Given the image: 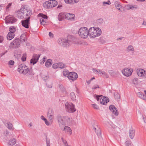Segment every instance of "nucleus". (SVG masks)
Returning <instances> with one entry per match:
<instances>
[{"label": "nucleus", "mask_w": 146, "mask_h": 146, "mask_svg": "<svg viewBox=\"0 0 146 146\" xmlns=\"http://www.w3.org/2000/svg\"><path fill=\"white\" fill-rule=\"evenodd\" d=\"M16 13L18 18L25 19L21 21L22 25L26 28H29L30 16L32 14L31 9L25 5H23L20 9L16 11Z\"/></svg>", "instance_id": "1"}, {"label": "nucleus", "mask_w": 146, "mask_h": 146, "mask_svg": "<svg viewBox=\"0 0 146 146\" xmlns=\"http://www.w3.org/2000/svg\"><path fill=\"white\" fill-rule=\"evenodd\" d=\"M57 118L59 127L61 129H63V127L65 126L66 122H70V118L68 116L58 115L57 116Z\"/></svg>", "instance_id": "2"}, {"label": "nucleus", "mask_w": 146, "mask_h": 146, "mask_svg": "<svg viewBox=\"0 0 146 146\" xmlns=\"http://www.w3.org/2000/svg\"><path fill=\"white\" fill-rule=\"evenodd\" d=\"M89 32L90 36L92 38L99 36L102 34V31L100 29L94 27L90 28Z\"/></svg>", "instance_id": "3"}, {"label": "nucleus", "mask_w": 146, "mask_h": 146, "mask_svg": "<svg viewBox=\"0 0 146 146\" xmlns=\"http://www.w3.org/2000/svg\"><path fill=\"white\" fill-rule=\"evenodd\" d=\"M89 30L85 27L80 28L78 31V34L79 36L84 39L87 38L88 36H89Z\"/></svg>", "instance_id": "4"}, {"label": "nucleus", "mask_w": 146, "mask_h": 146, "mask_svg": "<svg viewBox=\"0 0 146 146\" xmlns=\"http://www.w3.org/2000/svg\"><path fill=\"white\" fill-rule=\"evenodd\" d=\"M18 71L20 73L26 74L29 72V68L25 64H23L19 66Z\"/></svg>", "instance_id": "5"}, {"label": "nucleus", "mask_w": 146, "mask_h": 146, "mask_svg": "<svg viewBox=\"0 0 146 146\" xmlns=\"http://www.w3.org/2000/svg\"><path fill=\"white\" fill-rule=\"evenodd\" d=\"M65 42L66 46H69L74 43L77 42V38L70 35H68L67 37Z\"/></svg>", "instance_id": "6"}, {"label": "nucleus", "mask_w": 146, "mask_h": 146, "mask_svg": "<svg viewBox=\"0 0 146 146\" xmlns=\"http://www.w3.org/2000/svg\"><path fill=\"white\" fill-rule=\"evenodd\" d=\"M65 105L66 110L68 112L73 113L76 111L74 106L71 103L70 104H69L68 102H66Z\"/></svg>", "instance_id": "7"}, {"label": "nucleus", "mask_w": 146, "mask_h": 146, "mask_svg": "<svg viewBox=\"0 0 146 146\" xmlns=\"http://www.w3.org/2000/svg\"><path fill=\"white\" fill-rule=\"evenodd\" d=\"M121 71L123 74L128 77L130 76L132 74L133 70L132 69L125 68L122 70Z\"/></svg>", "instance_id": "8"}, {"label": "nucleus", "mask_w": 146, "mask_h": 146, "mask_svg": "<svg viewBox=\"0 0 146 146\" xmlns=\"http://www.w3.org/2000/svg\"><path fill=\"white\" fill-rule=\"evenodd\" d=\"M78 77L77 74L74 72H70L68 74V78L72 81L76 80Z\"/></svg>", "instance_id": "9"}, {"label": "nucleus", "mask_w": 146, "mask_h": 146, "mask_svg": "<svg viewBox=\"0 0 146 146\" xmlns=\"http://www.w3.org/2000/svg\"><path fill=\"white\" fill-rule=\"evenodd\" d=\"M21 41L19 38H15L14 41L11 43V46L13 47L17 48L20 46Z\"/></svg>", "instance_id": "10"}, {"label": "nucleus", "mask_w": 146, "mask_h": 146, "mask_svg": "<svg viewBox=\"0 0 146 146\" xmlns=\"http://www.w3.org/2000/svg\"><path fill=\"white\" fill-rule=\"evenodd\" d=\"M40 56V55L39 54H34L32 59L31 60V63L33 65L36 63L39 59Z\"/></svg>", "instance_id": "11"}, {"label": "nucleus", "mask_w": 146, "mask_h": 146, "mask_svg": "<svg viewBox=\"0 0 146 146\" xmlns=\"http://www.w3.org/2000/svg\"><path fill=\"white\" fill-rule=\"evenodd\" d=\"M17 21V19L14 17L11 16L8 17L7 19L5 21L6 23L12 24L15 23Z\"/></svg>", "instance_id": "12"}, {"label": "nucleus", "mask_w": 146, "mask_h": 146, "mask_svg": "<svg viewBox=\"0 0 146 146\" xmlns=\"http://www.w3.org/2000/svg\"><path fill=\"white\" fill-rule=\"evenodd\" d=\"M109 108L110 111L115 116H117L118 115V113L117 110V109L114 105H110L109 107Z\"/></svg>", "instance_id": "13"}, {"label": "nucleus", "mask_w": 146, "mask_h": 146, "mask_svg": "<svg viewBox=\"0 0 146 146\" xmlns=\"http://www.w3.org/2000/svg\"><path fill=\"white\" fill-rule=\"evenodd\" d=\"M114 4L115 7L117 9L122 12H123V8L119 2L117 1H115Z\"/></svg>", "instance_id": "14"}, {"label": "nucleus", "mask_w": 146, "mask_h": 146, "mask_svg": "<svg viewBox=\"0 0 146 146\" xmlns=\"http://www.w3.org/2000/svg\"><path fill=\"white\" fill-rule=\"evenodd\" d=\"M109 102V99L106 97H102L100 99V103L103 105H105Z\"/></svg>", "instance_id": "15"}, {"label": "nucleus", "mask_w": 146, "mask_h": 146, "mask_svg": "<svg viewBox=\"0 0 146 146\" xmlns=\"http://www.w3.org/2000/svg\"><path fill=\"white\" fill-rule=\"evenodd\" d=\"M93 129L96 133L98 136V137L99 136H101V130L98 128L97 125L94 126L93 125Z\"/></svg>", "instance_id": "16"}, {"label": "nucleus", "mask_w": 146, "mask_h": 146, "mask_svg": "<svg viewBox=\"0 0 146 146\" xmlns=\"http://www.w3.org/2000/svg\"><path fill=\"white\" fill-rule=\"evenodd\" d=\"M43 6L46 9H50L52 8L50 0L45 2L43 4Z\"/></svg>", "instance_id": "17"}, {"label": "nucleus", "mask_w": 146, "mask_h": 146, "mask_svg": "<svg viewBox=\"0 0 146 146\" xmlns=\"http://www.w3.org/2000/svg\"><path fill=\"white\" fill-rule=\"evenodd\" d=\"M64 15L65 16V19L68 20L70 19H73L74 17V15L73 14H70L66 13H64Z\"/></svg>", "instance_id": "18"}, {"label": "nucleus", "mask_w": 146, "mask_h": 146, "mask_svg": "<svg viewBox=\"0 0 146 146\" xmlns=\"http://www.w3.org/2000/svg\"><path fill=\"white\" fill-rule=\"evenodd\" d=\"M41 76L42 79L45 82H46L49 79V77L47 73H42Z\"/></svg>", "instance_id": "19"}, {"label": "nucleus", "mask_w": 146, "mask_h": 146, "mask_svg": "<svg viewBox=\"0 0 146 146\" xmlns=\"http://www.w3.org/2000/svg\"><path fill=\"white\" fill-rule=\"evenodd\" d=\"M129 137L131 139H133L135 135V130L133 129H130L129 130Z\"/></svg>", "instance_id": "20"}, {"label": "nucleus", "mask_w": 146, "mask_h": 146, "mask_svg": "<svg viewBox=\"0 0 146 146\" xmlns=\"http://www.w3.org/2000/svg\"><path fill=\"white\" fill-rule=\"evenodd\" d=\"M66 39L65 38L59 39L58 40V43L59 44L63 45L64 46H66Z\"/></svg>", "instance_id": "21"}, {"label": "nucleus", "mask_w": 146, "mask_h": 146, "mask_svg": "<svg viewBox=\"0 0 146 146\" xmlns=\"http://www.w3.org/2000/svg\"><path fill=\"white\" fill-rule=\"evenodd\" d=\"M143 70L144 69H138L137 70V73L139 76L143 77Z\"/></svg>", "instance_id": "22"}, {"label": "nucleus", "mask_w": 146, "mask_h": 146, "mask_svg": "<svg viewBox=\"0 0 146 146\" xmlns=\"http://www.w3.org/2000/svg\"><path fill=\"white\" fill-rule=\"evenodd\" d=\"M137 6L133 5H127L125 6V7L127 10L131 9L133 10L134 9H136L137 8Z\"/></svg>", "instance_id": "23"}, {"label": "nucleus", "mask_w": 146, "mask_h": 146, "mask_svg": "<svg viewBox=\"0 0 146 146\" xmlns=\"http://www.w3.org/2000/svg\"><path fill=\"white\" fill-rule=\"evenodd\" d=\"M64 13H61L58 16V19L60 21H62L64 19H65V16L64 15Z\"/></svg>", "instance_id": "24"}, {"label": "nucleus", "mask_w": 146, "mask_h": 146, "mask_svg": "<svg viewBox=\"0 0 146 146\" xmlns=\"http://www.w3.org/2000/svg\"><path fill=\"white\" fill-rule=\"evenodd\" d=\"M63 131H66L67 132H69L70 134H71L72 133V130L68 126H64L63 127V129H61Z\"/></svg>", "instance_id": "25"}, {"label": "nucleus", "mask_w": 146, "mask_h": 146, "mask_svg": "<svg viewBox=\"0 0 146 146\" xmlns=\"http://www.w3.org/2000/svg\"><path fill=\"white\" fill-rule=\"evenodd\" d=\"M66 3L74 4L75 3H78L79 0H64Z\"/></svg>", "instance_id": "26"}, {"label": "nucleus", "mask_w": 146, "mask_h": 146, "mask_svg": "<svg viewBox=\"0 0 146 146\" xmlns=\"http://www.w3.org/2000/svg\"><path fill=\"white\" fill-rule=\"evenodd\" d=\"M137 96L139 98L144 100H146V96L142 93L138 92L137 93Z\"/></svg>", "instance_id": "27"}, {"label": "nucleus", "mask_w": 146, "mask_h": 146, "mask_svg": "<svg viewBox=\"0 0 146 146\" xmlns=\"http://www.w3.org/2000/svg\"><path fill=\"white\" fill-rule=\"evenodd\" d=\"M19 39L21 42L25 41L27 40L26 35L25 34H23L21 35Z\"/></svg>", "instance_id": "28"}, {"label": "nucleus", "mask_w": 146, "mask_h": 146, "mask_svg": "<svg viewBox=\"0 0 146 146\" xmlns=\"http://www.w3.org/2000/svg\"><path fill=\"white\" fill-rule=\"evenodd\" d=\"M59 88L62 93L65 94H66V90L63 85L61 84H59Z\"/></svg>", "instance_id": "29"}, {"label": "nucleus", "mask_w": 146, "mask_h": 146, "mask_svg": "<svg viewBox=\"0 0 146 146\" xmlns=\"http://www.w3.org/2000/svg\"><path fill=\"white\" fill-rule=\"evenodd\" d=\"M52 63V60L50 59H48L45 62V66L47 67H50L51 66Z\"/></svg>", "instance_id": "30"}, {"label": "nucleus", "mask_w": 146, "mask_h": 146, "mask_svg": "<svg viewBox=\"0 0 146 146\" xmlns=\"http://www.w3.org/2000/svg\"><path fill=\"white\" fill-rule=\"evenodd\" d=\"M14 34L9 33L7 36V38L8 40H10L14 38Z\"/></svg>", "instance_id": "31"}, {"label": "nucleus", "mask_w": 146, "mask_h": 146, "mask_svg": "<svg viewBox=\"0 0 146 146\" xmlns=\"http://www.w3.org/2000/svg\"><path fill=\"white\" fill-rule=\"evenodd\" d=\"M16 140L15 139L13 138L12 139H11L9 140V142L8 143V144L11 146H13L16 143Z\"/></svg>", "instance_id": "32"}, {"label": "nucleus", "mask_w": 146, "mask_h": 146, "mask_svg": "<svg viewBox=\"0 0 146 146\" xmlns=\"http://www.w3.org/2000/svg\"><path fill=\"white\" fill-rule=\"evenodd\" d=\"M9 31H10L9 33L14 34V33L16 31V29L14 26H11L9 28Z\"/></svg>", "instance_id": "33"}, {"label": "nucleus", "mask_w": 146, "mask_h": 146, "mask_svg": "<svg viewBox=\"0 0 146 146\" xmlns=\"http://www.w3.org/2000/svg\"><path fill=\"white\" fill-rule=\"evenodd\" d=\"M50 2H51V5L52 6V7L56 6L58 4V2L55 0H50Z\"/></svg>", "instance_id": "34"}, {"label": "nucleus", "mask_w": 146, "mask_h": 146, "mask_svg": "<svg viewBox=\"0 0 146 146\" xmlns=\"http://www.w3.org/2000/svg\"><path fill=\"white\" fill-rule=\"evenodd\" d=\"M70 97L72 101H74L76 100V96L75 94L73 92H72L70 93Z\"/></svg>", "instance_id": "35"}, {"label": "nucleus", "mask_w": 146, "mask_h": 146, "mask_svg": "<svg viewBox=\"0 0 146 146\" xmlns=\"http://www.w3.org/2000/svg\"><path fill=\"white\" fill-rule=\"evenodd\" d=\"M127 50L128 52L133 51H134V49L132 46L129 45L128 46Z\"/></svg>", "instance_id": "36"}, {"label": "nucleus", "mask_w": 146, "mask_h": 146, "mask_svg": "<svg viewBox=\"0 0 146 146\" xmlns=\"http://www.w3.org/2000/svg\"><path fill=\"white\" fill-rule=\"evenodd\" d=\"M40 24L43 25H45L46 23V20L43 19H40Z\"/></svg>", "instance_id": "37"}, {"label": "nucleus", "mask_w": 146, "mask_h": 146, "mask_svg": "<svg viewBox=\"0 0 146 146\" xmlns=\"http://www.w3.org/2000/svg\"><path fill=\"white\" fill-rule=\"evenodd\" d=\"M59 64V68L60 69H63L66 67V65L65 64L63 63L62 62H58Z\"/></svg>", "instance_id": "38"}, {"label": "nucleus", "mask_w": 146, "mask_h": 146, "mask_svg": "<svg viewBox=\"0 0 146 146\" xmlns=\"http://www.w3.org/2000/svg\"><path fill=\"white\" fill-rule=\"evenodd\" d=\"M59 64L58 63H55L53 64L52 65V68L54 69L59 68Z\"/></svg>", "instance_id": "39"}, {"label": "nucleus", "mask_w": 146, "mask_h": 146, "mask_svg": "<svg viewBox=\"0 0 146 146\" xmlns=\"http://www.w3.org/2000/svg\"><path fill=\"white\" fill-rule=\"evenodd\" d=\"M69 73V71L67 70H64L63 72V75L65 76H67V77Z\"/></svg>", "instance_id": "40"}, {"label": "nucleus", "mask_w": 146, "mask_h": 146, "mask_svg": "<svg viewBox=\"0 0 146 146\" xmlns=\"http://www.w3.org/2000/svg\"><path fill=\"white\" fill-rule=\"evenodd\" d=\"M51 115H54V112L52 110L49 109L47 113V116Z\"/></svg>", "instance_id": "41"}, {"label": "nucleus", "mask_w": 146, "mask_h": 146, "mask_svg": "<svg viewBox=\"0 0 146 146\" xmlns=\"http://www.w3.org/2000/svg\"><path fill=\"white\" fill-rule=\"evenodd\" d=\"M7 127L9 129H12L13 126L12 124L10 123V122H9L7 123Z\"/></svg>", "instance_id": "42"}, {"label": "nucleus", "mask_w": 146, "mask_h": 146, "mask_svg": "<svg viewBox=\"0 0 146 146\" xmlns=\"http://www.w3.org/2000/svg\"><path fill=\"white\" fill-rule=\"evenodd\" d=\"M38 15L39 16L42 17L43 19H46L48 18V17L46 15H44L41 13H39Z\"/></svg>", "instance_id": "43"}, {"label": "nucleus", "mask_w": 146, "mask_h": 146, "mask_svg": "<svg viewBox=\"0 0 146 146\" xmlns=\"http://www.w3.org/2000/svg\"><path fill=\"white\" fill-rule=\"evenodd\" d=\"M114 97L115 99L118 100L120 96L117 93L114 94Z\"/></svg>", "instance_id": "44"}, {"label": "nucleus", "mask_w": 146, "mask_h": 146, "mask_svg": "<svg viewBox=\"0 0 146 146\" xmlns=\"http://www.w3.org/2000/svg\"><path fill=\"white\" fill-rule=\"evenodd\" d=\"M111 4V3L109 0H108L107 2L104 1L103 2V5L104 6H106V5H110Z\"/></svg>", "instance_id": "45"}, {"label": "nucleus", "mask_w": 146, "mask_h": 146, "mask_svg": "<svg viewBox=\"0 0 146 146\" xmlns=\"http://www.w3.org/2000/svg\"><path fill=\"white\" fill-rule=\"evenodd\" d=\"M28 73L29 74V75H34V73L33 71L32 68H30L29 70V72Z\"/></svg>", "instance_id": "46"}, {"label": "nucleus", "mask_w": 146, "mask_h": 146, "mask_svg": "<svg viewBox=\"0 0 146 146\" xmlns=\"http://www.w3.org/2000/svg\"><path fill=\"white\" fill-rule=\"evenodd\" d=\"M92 106L95 109L98 110L99 109L98 106L95 104H92Z\"/></svg>", "instance_id": "47"}, {"label": "nucleus", "mask_w": 146, "mask_h": 146, "mask_svg": "<svg viewBox=\"0 0 146 146\" xmlns=\"http://www.w3.org/2000/svg\"><path fill=\"white\" fill-rule=\"evenodd\" d=\"M102 74L103 75L105 76L106 78H108L109 76L108 75V74L107 73L105 72H103Z\"/></svg>", "instance_id": "48"}, {"label": "nucleus", "mask_w": 146, "mask_h": 146, "mask_svg": "<svg viewBox=\"0 0 146 146\" xmlns=\"http://www.w3.org/2000/svg\"><path fill=\"white\" fill-rule=\"evenodd\" d=\"M47 117L50 120H52L54 118V115H50L49 116H47Z\"/></svg>", "instance_id": "49"}, {"label": "nucleus", "mask_w": 146, "mask_h": 146, "mask_svg": "<svg viewBox=\"0 0 146 146\" xmlns=\"http://www.w3.org/2000/svg\"><path fill=\"white\" fill-rule=\"evenodd\" d=\"M8 64L10 65H13L14 64V61L13 60H10L9 61Z\"/></svg>", "instance_id": "50"}, {"label": "nucleus", "mask_w": 146, "mask_h": 146, "mask_svg": "<svg viewBox=\"0 0 146 146\" xmlns=\"http://www.w3.org/2000/svg\"><path fill=\"white\" fill-rule=\"evenodd\" d=\"M103 22V20L102 19H98L97 20V23H101Z\"/></svg>", "instance_id": "51"}, {"label": "nucleus", "mask_w": 146, "mask_h": 146, "mask_svg": "<svg viewBox=\"0 0 146 146\" xmlns=\"http://www.w3.org/2000/svg\"><path fill=\"white\" fill-rule=\"evenodd\" d=\"M95 95L96 96V99L98 101L99 100H100V98L101 96H102V95Z\"/></svg>", "instance_id": "52"}, {"label": "nucleus", "mask_w": 146, "mask_h": 146, "mask_svg": "<svg viewBox=\"0 0 146 146\" xmlns=\"http://www.w3.org/2000/svg\"><path fill=\"white\" fill-rule=\"evenodd\" d=\"M125 143L126 146H131V143L129 141H126Z\"/></svg>", "instance_id": "53"}, {"label": "nucleus", "mask_w": 146, "mask_h": 146, "mask_svg": "<svg viewBox=\"0 0 146 146\" xmlns=\"http://www.w3.org/2000/svg\"><path fill=\"white\" fill-rule=\"evenodd\" d=\"M4 135L5 136H7L9 135V133L6 130L4 131Z\"/></svg>", "instance_id": "54"}, {"label": "nucleus", "mask_w": 146, "mask_h": 146, "mask_svg": "<svg viewBox=\"0 0 146 146\" xmlns=\"http://www.w3.org/2000/svg\"><path fill=\"white\" fill-rule=\"evenodd\" d=\"M99 88V86L98 85H94V86H93V87H92V89H96L97 88Z\"/></svg>", "instance_id": "55"}, {"label": "nucleus", "mask_w": 146, "mask_h": 146, "mask_svg": "<svg viewBox=\"0 0 146 146\" xmlns=\"http://www.w3.org/2000/svg\"><path fill=\"white\" fill-rule=\"evenodd\" d=\"M26 57L25 55H23V56L22 57L21 60L22 61H24L26 60Z\"/></svg>", "instance_id": "56"}, {"label": "nucleus", "mask_w": 146, "mask_h": 146, "mask_svg": "<svg viewBox=\"0 0 146 146\" xmlns=\"http://www.w3.org/2000/svg\"><path fill=\"white\" fill-rule=\"evenodd\" d=\"M70 122L69 123H70V124H75V123L74 121H73V120L72 121V118H70Z\"/></svg>", "instance_id": "57"}, {"label": "nucleus", "mask_w": 146, "mask_h": 146, "mask_svg": "<svg viewBox=\"0 0 146 146\" xmlns=\"http://www.w3.org/2000/svg\"><path fill=\"white\" fill-rule=\"evenodd\" d=\"M46 144H50V140H48L47 139V136H46Z\"/></svg>", "instance_id": "58"}, {"label": "nucleus", "mask_w": 146, "mask_h": 146, "mask_svg": "<svg viewBox=\"0 0 146 146\" xmlns=\"http://www.w3.org/2000/svg\"><path fill=\"white\" fill-rule=\"evenodd\" d=\"M92 70L94 73L96 74H97V73L98 72V71L95 68H93L92 69Z\"/></svg>", "instance_id": "59"}, {"label": "nucleus", "mask_w": 146, "mask_h": 146, "mask_svg": "<svg viewBox=\"0 0 146 146\" xmlns=\"http://www.w3.org/2000/svg\"><path fill=\"white\" fill-rule=\"evenodd\" d=\"M3 40V36H0V43L2 42Z\"/></svg>", "instance_id": "60"}, {"label": "nucleus", "mask_w": 146, "mask_h": 146, "mask_svg": "<svg viewBox=\"0 0 146 146\" xmlns=\"http://www.w3.org/2000/svg\"><path fill=\"white\" fill-rule=\"evenodd\" d=\"M45 124L47 125H50V123L46 119V120L44 121Z\"/></svg>", "instance_id": "61"}, {"label": "nucleus", "mask_w": 146, "mask_h": 146, "mask_svg": "<svg viewBox=\"0 0 146 146\" xmlns=\"http://www.w3.org/2000/svg\"><path fill=\"white\" fill-rule=\"evenodd\" d=\"M53 34L51 32H49V36L50 37H53Z\"/></svg>", "instance_id": "62"}, {"label": "nucleus", "mask_w": 146, "mask_h": 146, "mask_svg": "<svg viewBox=\"0 0 146 146\" xmlns=\"http://www.w3.org/2000/svg\"><path fill=\"white\" fill-rule=\"evenodd\" d=\"M143 77H144L146 76V71L144 70H143Z\"/></svg>", "instance_id": "63"}, {"label": "nucleus", "mask_w": 146, "mask_h": 146, "mask_svg": "<svg viewBox=\"0 0 146 146\" xmlns=\"http://www.w3.org/2000/svg\"><path fill=\"white\" fill-rule=\"evenodd\" d=\"M41 119L43 120L44 121L46 120V119L44 117L43 115H41L40 117Z\"/></svg>", "instance_id": "64"}]
</instances>
